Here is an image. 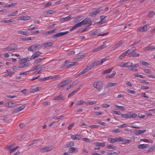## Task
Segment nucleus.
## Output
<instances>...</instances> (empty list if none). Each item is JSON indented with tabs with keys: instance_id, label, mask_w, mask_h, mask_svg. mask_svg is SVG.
Wrapping results in <instances>:
<instances>
[{
	"instance_id": "obj_1",
	"label": "nucleus",
	"mask_w": 155,
	"mask_h": 155,
	"mask_svg": "<svg viewBox=\"0 0 155 155\" xmlns=\"http://www.w3.org/2000/svg\"><path fill=\"white\" fill-rule=\"evenodd\" d=\"M93 87L97 89L98 91H100L103 87V83L101 81L95 82L93 84Z\"/></svg>"
},
{
	"instance_id": "obj_2",
	"label": "nucleus",
	"mask_w": 155,
	"mask_h": 155,
	"mask_svg": "<svg viewBox=\"0 0 155 155\" xmlns=\"http://www.w3.org/2000/svg\"><path fill=\"white\" fill-rule=\"evenodd\" d=\"M18 49V46L16 44H11L8 47L4 48V51H12Z\"/></svg>"
},
{
	"instance_id": "obj_3",
	"label": "nucleus",
	"mask_w": 155,
	"mask_h": 155,
	"mask_svg": "<svg viewBox=\"0 0 155 155\" xmlns=\"http://www.w3.org/2000/svg\"><path fill=\"white\" fill-rule=\"evenodd\" d=\"M29 64V63L26 62V61L21 59L19 65L18 66V68H24L28 66Z\"/></svg>"
},
{
	"instance_id": "obj_4",
	"label": "nucleus",
	"mask_w": 155,
	"mask_h": 155,
	"mask_svg": "<svg viewBox=\"0 0 155 155\" xmlns=\"http://www.w3.org/2000/svg\"><path fill=\"white\" fill-rule=\"evenodd\" d=\"M103 10L102 9H101V8H98L95 10L93 11V12L90 13L89 14L90 16L92 17H94L96 15L99 13L101 11Z\"/></svg>"
},
{
	"instance_id": "obj_5",
	"label": "nucleus",
	"mask_w": 155,
	"mask_h": 155,
	"mask_svg": "<svg viewBox=\"0 0 155 155\" xmlns=\"http://www.w3.org/2000/svg\"><path fill=\"white\" fill-rule=\"evenodd\" d=\"M81 23L82 25L86 24H88L89 25H91L92 24L91 19L88 18L85 19L84 20L81 22Z\"/></svg>"
},
{
	"instance_id": "obj_6",
	"label": "nucleus",
	"mask_w": 155,
	"mask_h": 155,
	"mask_svg": "<svg viewBox=\"0 0 155 155\" xmlns=\"http://www.w3.org/2000/svg\"><path fill=\"white\" fill-rule=\"evenodd\" d=\"M25 108V106L24 105H22L21 106H19L18 107H16L13 109L12 111V113L15 114L18 113L19 111L22 110Z\"/></svg>"
},
{
	"instance_id": "obj_7",
	"label": "nucleus",
	"mask_w": 155,
	"mask_h": 155,
	"mask_svg": "<svg viewBox=\"0 0 155 155\" xmlns=\"http://www.w3.org/2000/svg\"><path fill=\"white\" fill-rule=\"evenodd\" d=\"M68 31H66L64 32H60L52 36V38H55L57 37H59L62 35H64L68 33Z\"/></svg>"
},
{
	"instance_id": "obj_8",
	"label": "nucleus",
	"mask_w": 155,
	"mask_h": 155,
	"mask_svg": "<svg viewBox=\"0 0 155 155\" xmlns=\"http://www.w3.org/2000/svg\"><path fill=\"white\" fill-rule=\"evenodd\" d=\"M69 82V80H65L63 82L59 84L58 85L57 87L58 88H61L63 87L68 85V84Z\"/></svg>"
},
{
	"instance_id": "obj_9",
	"label": "nucleus",
	"mask_w": 155,
	"mask_h": 155,
	"mask_svg": "<svg viewBox=\"0 0 155 155\" xmlns=\"http://www.w3.org/2000/svg\"><path fill=\"white\" fill-rule=\"evenodd\" d=\"M64 96L62 94H61L58 96L54 97L53 99L55 101H60L64 100Z\"/></svg>"
},
{
	"instance_id": "obj_10",
	"label": "nucleus",
	"mask_w": 155,
	"mask_h": 155,
	"mask_svg": "<svg viewBox=\"0 0 155 155\" xmlns=\"http://www.w3.org/2000/svg\"><path fill=\"white\" fill-rule=\"evenodd\" d=\"M19 105V104H18L16 102H9L8 103V105L9 107H14Z\"/></svg>"
},
{
	"instance_id": "obj_11",
	"label": "nucleus",
	"mask_w": 155,
	"mask_h": 155,
	"mask_svg": "<svg viewBox=\"0 0 155 155\" xmlns=\"http://www.w3.org/2000/svg\"><path fill=\"white\" fill-rule=\"evenodd\" d=\"M42 54V53L40 51H36L34 52V54H33L32 56H31V58H33V59H34L36 58H38L40 55Z\"/></svg>"
},
{
	"instance_id": "obj_12",
	"label": "nucleus",
	"mask_w": 155,
	"mask_h": 155,
	"mask_svg": "<svg viewBox=\"0 0 155 155\" xmlns=\"http://www.w3.org/2000/svg\"><path fill=\"white\" fill-rule=\"evenodd\" d=\"M106 47V45H105L104 44L100 46L95 48L93 51L94 53L97 52L99 51H100Z\"/></svg>"
},
{
	"instance_id": "obj_13",
	"label": "nucleus",
	"mask_w": 155,
	"mask_h": 155,
	"mask_svg": "<svg viewBox=\"0 0 155 155\" xmlns=\"http://www.w3.org/2000/svg\"><path fill=\"white\" fill-rule=\"evenodd\" d=\"M37 50V46L36 44H34L31 45L30 47L28 48V51H34Z\"/></svg>"
},
{
	"instance_id": "obj_14",
	"label": "nucleus",
	"mask_w": 155,
	"mask_h": 155,
	"mask_svg": "<svg viewBox=\"0 0 155 155\" xmlns=\"http://www.w3.org/2000/svg\"><path fill=\"white\" fill-rule=\"evenodd\" d=\"M94 66H95V62L93 61L89 62L88 64L87 67V68H88L90 70L93 68Z\"/></svg>"
},
{
	"instance_id": "obj_15",
	"label": "nucleus",
	"mask_w": 155,
	"mask_h": 155,
	"mask_svg": "<svg viewBox=\"0 0 155 155\" xmlns=\"http://www.w3.org/2000/svg\"><path fill=\"white\" fill-rule=\"evenodd\" d=\"M146 131V130H135L134 131V133L136 135H139L141 134L144 133L145 131Z\"/></svg>"
},
{
	"instance_id": "obj_16",
	"label": "nucleus",
	"mask_w": 155,
	"mask_h": 155,
	"mask_svg": "<svg viewBox=\"0 0 155 155\" xmlns=\"http://www.w3.org/2000/svg\"><path fill=\"white\" fill-rule=\"evenodd\" d=\"M149 146V144H139L138 146V148L140 149H143L144 148L148 147Z\"/></svg>"
},
{
	"instance_id": "obj_17",
	"label": "nucleus",
	"mask_w": 155,
	"mask_h": 155,
	"mask_svg": "<svg viewBox=\"0 0 155 155\" xmlns=\"http://www.w3.org/2000/svg\"><path fill=\"white\" fill-rule=\"evenodd\" d=\"M144 50L145 51H150L155 50V47L153 46H147L144 48Z\"/></svg>"
},
{
	"instance_id": "obj_18",
	"label": "nucleus",
	"mask_w": 155,
	"mask_h": 155,
	"mask_svg": "<svg viewBox=\"0 0 155 155\" xmlns=\"http://www.w3.org/2000/svg\"><path fill=\"white\" fill-rule=\"evenodd\" d=\"M90 70L86 67L79 74H78V76H80L81 75L83 74L88 72Z\"/></svg>"
},
{
	"instance_id": "obj_19",
	"label": "nucleus",
	"mask_w": 155,
	"mask_h": 155,
	"mask_svg": "<svg viewBox=\"0 0 155 155\" xmlns=\"http://www.w3.org/2000/svg\"><path fill=\"white\" fill-rule=\"evenodd\" d=\"M155 14V12H154L151 11L148 12L147 16L149 18H152Z\"/></svg>"
},
{
	"instance_id": "obj_20",
	"label": "nucleus",
	"mask_w": 155,
	"mask_h": 155,
	"mask_svg": "<svg viewBox=\"0 0 155 155\" xmlns=\"http://www.w3.org/2000/svg\"><path fill=\"white\" fill-rule=\"evenodd\" d=\"M53 45V42H47L44 44V46L45 48H46L48 47H51Z\"/></svg>"
},
{
	"instance_id": "obj_21",
	"label": "nucleus",
	"mask_w": 155,
	"mask_h": 155,
	"mask_svg": "<svg viewBox=\"0 0 155 155\" xmlns=\"http://www.w3.org/2000/svg\"><path fill=\"white\" fill-rule=\"evenodd\" d=\"M74 151H76V152L78 151V150H77V148L74 147H70L68 149V152L70 153H73Z\"/></svg>"
},
{
	"instance_id": "obj_22",
	"label": "nucleus",
	"mask_w": 155,
	"mask_h": 155,
	"mask_svg": "<svg viewBox=\"0 0 155 155\" xmlns=\"http://www.w3.org/2000/svg\"><path fill=\"white\" fill-rule=\"evenodd\" d=\"M87 54V53H85L84 54L78 56L77 57L74 58V59L75 60H78L83 58L84 57L86 56Z\"/></svg>"
},
{
	"instance_id": "obj_23",
	"label": "nucleus",
	"mask_w": 155,
	"mask_h": 155,
	"mask_svg": "<svg viewBox=\"0 0 155 155\" xmlns=\"http://www.w3.org/2000/svg\"><path fill=\"white\" fill-rule=\"evenodd\" d=\"M155 149V145L152 146L151 148H149L147 150H144L145 152H149L153 151Z\"/></svg>"
},
{
	"instance_id": "obj_24",
	"label": "nucleus",
	"mask_w": 155,
	"mask_h": 155,
	"mask_svg": "<svg viewBox=\"0 0 155 155\" xmlns=\"http://www.w3.org/2000/svg\"><path fill=\"white\" fill-rule=\"evenodd\" d=\"M71 17V15H69V16L64 18H62L61 19V21L62 22H64L66 21H67L69 19H70Z\"/></svg>"
},
{
	"instance_id": "obj_25",
	"label": "nucleus",
	"mask_w": 155,
	"mask_h": 155,
	"mask_svg": "<svg viewBox=\"0 0 155 155\" xmlns=\"http://www.w3.org/2000/svg\"><path fill=\"white\" fill-rule=\"evenodd\" d=\"M81 18V16H78L74 18V23H76L77 22L80 21L81 19H80Z\"/></svg>"
},
{
	"instance_id": "obj_26",
	"label": "nucleus",
	"mask_w": 155,
	"mask_h": 155,
	"mask_svg": "<svg viewBox=\"0 0 155 155\" xmlns=\"http://www.w3.org/2000/svg\"><path fill=\"white\" fill-rule=\"evenodd\" d=\"M130 67V68H132L131 69H130V68H129V69L130 70H133V68H134L135 67H138V65H137V64H134L132 63H131L130 64V65H129Z\"/></svg>"
},
{
	"instance_id": "obj_27",
	"label": "nucleus",
	"mask_w": 155,
	"mask_h": 155,
	"mask_svg": "<svg viewBox=\"0 0 155 155\" xmlns=\"http://www.w3.org/2000/svg\"><path fill=\"white\" fill-rule=\"evenodd\" d=\"M140 55L139 53H137L135 52L132 53L129 56L130 57H138Z\"/></svg>"
},
{
	"instance_id": "obj_28",
	"label": "nucleus",
	"mask_w": 155,
	"mask_h": 155,
	"mask_svg": "<svg viewBox=\"0 0 155 155\" xmlns=\"http://www.w3.org/2000/svg\"><path fill=\"white\" fill-rule=\"evenodd\" d=\"M52 78H53V77L52 76H50L48 77H45L44 78H41L40 79V80L41 81H45L49 79H50Z\"/></svg>"
},
{
	"instance_id": "obj_29",
	"label": "nucleus",
	"mask_w": 155,
	"mask_h": 155,
	"mask_svg": "<svg viewBox=\"0 0 155 155\" xmlns=\"http://www.w3.org/2000/svg\"><path fill=\"white\" fill-rule=\"evenodd\" d=\"M127 55L128 54H127L126 52V51L124 52L118 57V58L120 59H122L123 58Z\"/></svg>"
},
{
	"instance_id": "obj_30",
	"label": "nucleus",
	"mask_w": 155,
	"mask_h": 155,
	"mask_svg": "<svg viewBox=\"0 0 155 155\" xmlns=\"http://www.w3.org/2000/svg\"><path fill=\"white\" fill-rule=\"evenodd\" d=\"M45 58H39L35 60L34 61V64H37L38 63L40 62L43 60L45 59Z\"/></svg>"
},
{
	"instance_id": "obj_31",
	"label": "nucleus",
	"mask_w": 155,
	"mask_h": 155,
	"mask_svg": "<svg viewBox=\"0 0 155 155\" xmlns=\"http://www.w3.org/2000/svg\"><path fill=\"white\" fill-rule=\"evenodd\" d=\"M78 64V62H72L70 64L67 65L66 66V67L68 68V67H71V66H75L76 65H77Z\"/></svg>"
},
{
	"instance_id": "obj_32",
	"label": "nucleus",
	"mask_w": 155,
	"mask_h": 155,
	"mask_svg": "<svg viewBox=\"0 0 155 155\" xmlns=\"http://www.w3.org/2000/svg\"><path fill=\"white\" fill-rule=\"evenodd\" d=\"M51 148L50 147H46L43 149L44 152L49 151L51 150Z\"/></svg>"
},
{
	"instance_id": "obj_33",
	"label": "nucleus",
	"mask_w": 155,
	"mask_h": 155,
	"mask_svg": "<svg viewBox=\"0 0 155 155\" xmlns=\"http://www.w3.org/2000/svg\"><path fill=\"white\" fill-rule=\"evenodd\" d=\"M84 103V101H83L80 100L77 101L76 105H82Z\"/></svg>"
},
{
	"instance_id": "obj_34",
	"label": "nucleus",
	"mask_w": 155,
	"mask_h": 155,
	"mask_svg": "<svg viewBox=\"0 0 155 155\" xmlns=\"http://www.w3.org/2000/svg\"><path fill=\"white\" fill-rule=\"evenodd\" d=\"M116 83H113L111 82H110L107 84L106 85V87L107 88L110 87H111L113 86L114 85H116Z\"/></svg>"
},
{
	"instance_id": "obj_35",
	"label": "nucleus",
	"mask_w": 155,
	"mask_h": 155,
	"mask_svg": "<svg viewBox=\"0 0 155 155\" xmlns=\"http://www.w3.org/2000/svg\"><path fill=\"white\" fill-rule=\"evenodd\" d=\"M129 114L130 118H135L137 116V114L135 113L132 114L131 112H129Z\"/></svg>"
},
{
	"instance_id": "obj_36",
	"label": "nucleus",
	"mask_w": 155,
	"mask_h": 155,
	"mask_svg": "<svg viewBox=\"0 0 155 155\" xmlns=\"http://www.w3.org/2000/svg\"><path fill=\"white\" fill-rule=\"evenodd\" d=\"M131 141V140H127V139H125L124 140V139L123 138V141H121V142H122L121 143L122 144H126L127 143H130Z\"/></svg>"
},
{
	"instance_id": "obj_37",
	"label": "nucleus",
	"mask_w": 155,
	"mask_h": 155,
	"mask_svg": "<svg viewBox=\"0 0 155 155\" xmlns=\"http://www.w3.org/2000/svg\"><path fill=\"white\" fill-rule=\"evenodd\" d=\"M122 117L124 118H130L129 113H127L125 114H122Z\"/></svg>"
},
{
	"instance_id": "obj_38",
	"label": "nucleus",
	"mask_w": 155,
	"mask_h": 155,
	"mask_svg": "<svg viewBox=\"0 0 155 155\" xmlns=\"http://www.w3.org/2000/svg\"><path fill=\"white\" fill-rule=\"evenodd\" d=\"M113 68H109L105 71H104L103 73V74H104L110 73L112 71Z\"/></svg>"
},
{
	"instance_id": "obj_39",
	"label": "nucleus",
	"mask_w": 155,
	"mask_h": 155,
	"mask_svg": "<svg viewBox=\"0 0 155 155\" xmlns=\"http://www.w3.org/2000/svg\"><path fill=\"white\" fill-rule=\"evenodd\" d=\"M18 34H20L21 35H27L28 33V32H27V31H18Z\"/></svg>"
},
{
	"instance_id": "obj_40",
	"label": "nucleus",
	"mask_w": 155,
	"mask_h": 155,
	"mask_svg": "<svg viewBox=\"0 0 155 155\" xmlns=\"http://www.w3.org/2000/svg\"><path fill=\"white\" fill-rule=\"evenodd\" d=\"M74 145V143L73 142H70L69 143L67 144L66 146L68 148L73 146Z\"/></svg>"
},
{
	"instance_id": "obj_41",
	"label": "nucleus",
	"mask_w": 155,
	"mask_h": 155,
	"mask_svg": "<svg viewBox=\"0 0 155 155\" xmlns=\"http://www.w3.org/2000/svg\"><path fill=\"white\" fill-rule=\"evenodd\" d=\"M130 63L129 62H127V63H124V64L123 65V67H127L128 68L130 67Z\"/></svg>"
},
{
	"instance_id": "obj_42",
	"label": "nucleus",
	"mask_w": 155,
	"mask_h": 155,
	"mask_svg": "<svg viewBox=\"0 0 155 155\" xmlns=\"http://www.w3.org/2000/svg\"><path fill=\"white\" fill-rule=\"evenodd\" d=\"M108 140L110 143H114L116 142L115 138H110L108 139Z\"/></svg>"
},
{
	"instance_id": "obj_43",
	"label": "nucleus",
	"mask_w": 155,
	"mask_h": 155,
	"mask_svg": "<svg viewBox=\"0 0 155 155\" xmlns=\"http://www.w3.org/2000/svg\"><path fill=\"white\" fill-rule=\"evenodd\" d=\"M116 74V72H115V71H113V73L111 74H110V75H107V76H106V78H112L114 76L115 74Z\"/></svg>"
},
{
	"instance_id": "obj_44",
	"label": "nucleus",
	"mask_w": 155,
	"mask_h": 155,
	"mask_svg": "<svg viewBox=\"0 0 155 155\" xmlns=\"http://www.w3.org/2000/svg\"><path fill=\"white\" fill-rule=\"evenodd\" d=\"M7 71L8 72V73L5 74L6 76L10 77H11L15 73L13 72H8V70H7Z\"/></svg>"
},
{
	"instance_id": "obj_45",
	"label": "nucleus",
	"mask_w": 155,
	"mask_h": 155,
	"mask_svg": "<svg viewBox=\"0 0 155 155\" xmlns=\"http://www.w3.org/2000/svg\"><path fill=\"white\" fill-rule=\"evenodd\" d=\"M52 4L51 2H48L47 3L43 4V6L45 7H47L49 6H51Z\"/></svg>"
},
{
	"instance_id": "obj_46",
	"label": "nucleus",
	"mask_w": 155,
	"mask_h": 155,
	"mask_svg": "<svg viewBox=\"0 0 155 155\" xmlns=\"http://www.w3.org/2000/svg\"><path fill=\"white\" fill-rule=\"evenodd\" d=\"M18 11L15 10L12 12V13H10L8 15V16H15V15L17 13Z\"/></svg>"
},
{
	"instance_id": "obj_47",
	"label": "nucleus",
	"mask_w": 155,
	"mask_h": 155,
	"mask_svg": "<svg viewBox=\"0 0 155 155\" xmlns=\"http://www.w3.org/2000/svg\"><path fill=\"white\" fill-rule=\"evenodd\" d=\"M52 32H53V31H51V30L48 31H45L43 33V34L44 35H47L49 34L52 33Z\"/></svg>"
},
{
	"instance_id": "obj_48",
	"label": "nucleus",
	"mask_w": 155,
	"mask_h": 155,
	"mask_svg": "<svg viewBox=\"0 0 155 155\" xmlns=\"http://www.w3.org/2000/svg\"><path fill=\"white\" fill-rule=\"evenodd\" d=\"M115 140H116V142H120L123 141V138L121 137H116Z\"/></svg>"
},
{
	"instance_id": "obj_49",
	"label": "nucleus",
	"mask_w": 155,
	"mask_h": 155,
	"mask_svg": "<svg viewBox=\"0 0 155 155\" xmlns=\"http://www.w3.org/2000/svg\"><path fill=\"white\" fill-rule=\"evenodd\" d=\"M15 3H13L9 5H6L5 6V7L6 8L13 7L15 6Z\"/></svg>"
},
{
	"instance_id": "obj_50",
	"label": "nucleus",
	"mask_w": 155,
	"mask_h": 155,
	"mask_svg": "<svg viewBox=\"0 0 155 155\" xmlns=\"http://www.w3.org/2000/svg\"><path fill=\"white\" fill-rule=\"evenodd\" d=\"M41 88L40 87H36L32 89V92H34L38 91H39L41 90Z\"/></svg>"
},
{
	"instance_id": "obj_51",
	"label": "nucleus",
	"mask_w": 155,
	"mask_h": 155,
	"mask_svg": "<svg viewBox=\"0 0 155 155\" xmlns=\"http://www.w3.org/2000/svg\"><path fill=\"white\" fill-rule=\"evenodd\" d=\"M143 71L145 72L146 73L151 74L152 73L151 71L149 69H144L143 70Z\"/></svg>"
},
{
	"instance_id": "obj_52",
	"label": "nucleus",
	"mask_w": 155,
	"mask_h": 155,
	"mask_svg": "<svg viewBox=\"0 0 155 155\" xmlns=\"http://www.w3.org/2000/svg\"><path fill=\"white\" fill-rule=\"evenodd\" d=\"M96 144L99 146L104 147L105 146V143H103L96 142Z\"/></svg>"
},
{
	"instance_id": "obj_53",
	"label": "nucleus",
	"mask_w": 155,
	"mask_h": 155,
	"mask_svg": "<svg viewBox=\"0 0 155 155\" xmlns=\"http://www.w3.org/2000/svg\"><path fill=\"white\" fill-rule=\"evenodd\" d=\"M103 63V61H102L101 59L97 61L96 62H95V66H97L98 65L101 64Z\"/></svg>"
},
{
	"instance_id": "obj_54",
	"label": "nucleus",
	"mask_w": 155,
	"mask_h": 155,
	"mask_svg": "<svg viewBox=\"0 0 155 155\" xmlns=\"http://www.w3.org/2000/svg\"><path fill=\"white\" fill-rule=\"evenodd\" d=\"M107 147L108 149H110L114 150H115L116 148V147L115 146L111 145H109Z\"/></svg>"
},
{
	"instance_id": "obj_55",
	"label": "nucleus",
	"mask_w": 155,
	"mask_h": 155,
	"mask_svg": "<svg viewBox=\"0 0 155 155\" xmlns=\"http://www.w3.org/2000/svg\"><path fill=\"white\" fill-rule=\"evenodd\" d=\"M64 117L63 115H61L59 116H54V117H53V118L55 120H57V119H60L62 117Z\"/></svg>"
},
{
	"instance_id": "obj_56",
	"label": "nucleus",
	"mask_w": 155,
	"mask_h": 155,
	"mask_svg": "<svg viewBox=\"0 0 155 155\" xmlns=\"http://www.w3.org/2000/svg\"><path fill=\"white\" fill-rule=\"evenodd\" d=\"M115 107L116 108H119L121 110H125L124 107L123 106H119L116 105H115Z\"/></svg>"
},
{
	"instance_id": "obj_57",
	"label": "nucleus",
	"mask_w": 155,
	"mask_h": 155,
	"mask_svg": "<svg viewBox=\"0 0 155 155\" xmlns=\"http://www.w3.org/2000/svg\"><path fill=\"white\" fill-rule=\"evenodd\" d=\"M147 25H144L142 27V31H145L147 30Z\"/></svg>"
},
{
	"instance_id": "obj_58",
	"label": "nucleus",
	"mask_w": 155,
	"mask_h": 155,
	"mask_svg": "<svg viewBox=\"0 0 155 155\" xmlns=\"http://www.w3.org/2000/svg\"><path fill=\"white\" fill-rule=\"evenodd\" d=\"M75 28H79L82 26L81 24V22H79L74 25Z\"/></svg>"
},
{
	"instance_id": "obj_59",
	"label": "nucleus",
	"mask_w": 155,
	"mask_h": 155,
	"mask_svg": "<svg viewBox=\"0 0 155 155\" xmlns=\"http://www.w3.org/2000/svg\"><path fill=\"white\" fill-rule=\"evenodd\" d=\"M127 91L129 93H130L131 94H134L135 93V92L133 90H131L129 89H127Z\"/></svg>"
},
{
	"instance_id": "obj_60",
	"label": "nucleus",
	"mask_w": 155,
	"mask_h": 155,
	"mask_svg": "<svg viewBox=\"0 0 155 155\" xmlns=\"http://www.w3.org/2000/svg\"><path fill=\"white\" fill-rule=\"evenodd\" d=\"M33 58H31H31L27 57L22 59L24 60L25 61H26V62H27V61H29L30 60L33 59Z\"/></svg>"
},
{
	"instance_id": "obj_61",
	"label": "nucleus",
	"mask_w": 155,
	"mask_h": 155,
	"mask_svg": "<svg viewBox=\"0 0 155 155\" xmlns=\"http://www.w3.org/2000/svg\"><path fill=\"white\" fill-rule=\"evenodd\" d=\"M99 126L97 125H91L89 126V127L91 128H96L98 127Z\"/></svg>"
},
{
	"instance_id": "obj_62",
	"label": "nucleus",
	"mask_w": 155,
	"mask_h": 155,
	"mask_svg": "<svg viewBox=\"0 0 155 155\" xmlns=\"http://www.w3.org/2000/svg\"><path fill=\"white\" fill-rule=\"evenodd\" d=\"M98 32L97 31H94V32L92 33H91L90 34V35L91 36H93L95 35H96L97 34Z\"/></svg>"
},
{
	"instance_id": "obj_63",
	"label": "nucleus",
	"mask_w": 155,
	"mask_h": 155,
	"mask_svg": "<svg viewBox=\"0 0 155 155\" xmlns=\"http://www.w3.org/2000/svg\"><path fill=\"white\" fill-rule=\"evenodd\" d=\"M81 138V137L78 134L75 135V140H80Z\"/></svg>"
},
{
	"instance_id": "obj_64",
	"label": "nucleus",
	"mask_w": 155,
	"mask_h": 155,
	"mask_svg": "<svg viewBox=\"0 0 155 155\" xmlns=\"http://www.w3.org/2000/svg\"><path fill=\"white\" fill-rule=\"evenodd\" d=\"M107 22V21L106 20L104 19L102 20H101V21L97 22L98 23L100 24H103L104 23Z\"/></svg>"
}]
</instances>
